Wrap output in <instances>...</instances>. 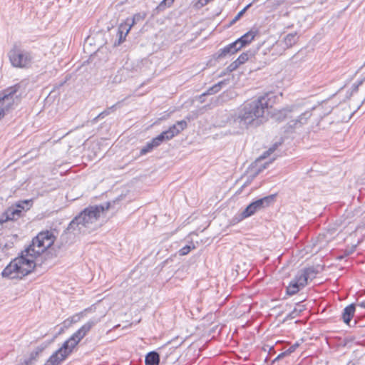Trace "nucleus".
<instances>
[{"label": "nucleus", "mask_w": 365, "mask_h": 365, "mask_svg": "<svg viewBox=\"0 0 365 365\" xmlns=\"http://www.w3.org/2000/svg\"><path fill=\"white\" fill-rule=\"evenodd\" d=\"M110 205L107 202L105 205L90 206L84 209L70 222L68 229L82 234L96 230L101 225L99 218L109 209Z\"/></svg>", "instance_id": "3"}, {"label": "nucleus", "mask_w": 365, "mask_h": 365, "mask_svg": "<svg viewBox=\"0 0 365 365\" xmlns=\"http://www.w3.org/2000/svg\"><path fill=\"white\" fill-rule=\"evenodd\" d=\"M284 354H285V353H282V354H280L277 356V359L282 357V356H284Z\"/></svg>", "instance_id": "36"}, {"label": "nucleus", "mask_w": 365, "mask_h": 365, "mask_svg": "<svg viewBox=\"0 0 365 365\" xmlns=\"http://www.w3.org/2000/svg\"><path fill=\"white\" fill-rule=\"evenodd\" d=\"M19 365H31V364H29L26 360L24 359V361L19 364Z\"/></svg>", "instance_id": "33"}, {"label": "nucleus", "mask_w": 365, "mask_h": 365, "mask_svg": "<svg viewBox=\"0 0 365 365\" xmlns=\"http://www.w3.org/2000/svg\"><path fill=\"white\" fill-rule=\"evenodd\" d=\"M24 205L29 206V201L25 200L22 202L16 205V207H11L8 208L1 216H0V225L4 224L6 222L10 220H14L21 217L22 210L25 208Z\"/></svg>", "instance_id": "9"}, {"label": "nucleus", "mask_w": 365, "mask_h": 365, "mask_svg": "<svg viewBox=\"0 0 365 365\" xmlns=\"http://www.w3.org/2000/svg\"><path fill=\"white\" fill-rule=\"evenodd\" d=\"M145 365H158L160 362V357L157 352H149L145 359Z\"/></svg>", "instance_id": "17"}, {"label": "nucleus", "mask_w": 365, "mask_h": 365, "mask_svg": "<svg viewBox=\"0 0 365 365\" xmlns=\"http://www.w3.org/2000/svg\"><path fill=\"white\" fill-rule=\"evenodd\" d=\"M247 218V216H245V214H244V210L240 212V213H238L237 215H235L230 220V224L231 225H236L239 222H240L241 221H242L243 220Z\"/></svg>", "instance_id": "22"}, {"label": "nucleus", "mask_w": 365, "mask_h": 365, "mask_svg": "<svg viewBox=\"0 0 365 365\" xmlns=\"http://www.w3.org/2000/svg\"><path fill=\"white\" fill-rule=\"evenodd\" d=\"M355 312V307L350 304L346 307L342 313V319L344 323L349 324Z\"/></svg>", "instance_id": "14"}, {"label": "nucleus", "mask_w": 365, "mask_h": 365, "mask_svg": "<svg viewBox=\"0 0 365 365\" xmlns=\"http://www.w3.org/2000/svg\"><path fill=\"white\" fill-rule=\"evenodd\" d=\"M298 346H299L298 344H295L292 345V346H290L288 349L287 352L289 354L294 352Z\"/></svg>", "instance_id": "32"}, {"label": "nucleus", "mask_w": 365, "mask_h": 365, "mask_svg": "<svg viewBox=\"0 0 365 365\" xmlns=\"http://www.w3.org/2000/svg\"><path fill=\"white\" fill-rule=\"evenodd\" d=\"M311 270L309 269H302L297 274L294 279L303 288L307 284V279Z\"/></svg>", "instance_id": "12"}, {"label": "nucleus", "mask_w": 365, "mask_h": 365, "mask_svg": "<svg viewBox=\"0 0 365 365\" xmlns=\"http://www.w3.org/2000/svg\"><path fill=\"white\" fill-rule=\"evenodd\" d=\"M267 96H261L257 99L245 103L232 115L233 121L241 128H247L250 125L258 124L268 109Z\"/></svg>", "instance_id": "2"}, {"label": "nucleus", "mask_w": 365, "mask_h": 365, "mask_svg": "<svg viewBox=\"0 0 365 365\" xmlns=\"http://www.w3.org/2000/svg\"><path fill=\"white\" fill-rule=\"evenodd\" d=\"M187 125V122L185 120H180L162 133L165 137L166 140H169L185 129Z\"/></svg>", "instance_id": "10"}, {"label": "nucleus", "mask_w": 365, "mask_h": 365, "mask_svg": "<svg viewBox=\"0 0 365 365\" xmlns=\"http://www.w3.org/2000/svg\"><path fill=\"white\" fill-rule=\"evenodd\" d=\"M56 238L51 230L39 232L31 244L3 269L2 277L21 279L31 273L36 266L35 259L53 245Z\"/></svg>", "instance_id": "1"}, {"label": "nucleus", "mask_w": 365, "mask_h": 365, "mask_svg": "<svg viewBox=\"0 0 365 365\" xmlns=\"http://www.w3.org/2000/svg\"><path fill=\"white\" fill-rule=\"evenodd\" d=\"M294 108V107H291L290 108H287V109L284 110V111H292Z\"/></svg>", "instance_id": "35"}, {"label": "nucleus", "mask_w": 365, "mask_h": 365, "mask_svg": "<svg viewBox=\"0 0 365 365\" xmlns=\"http://www.w3.org/2000/svg\"><path fill=\"white\" fill-rule=\"evenodd\" d=\"M357 88H358V86H354V90L356 91Z\"/></svg>", "instance_id": "37"}, {"label": "nucleus", "mask_w": 365, "mask_h": 365, "mask_svg": "<svg viewBox=\"0 0 365 365\" xmlns=\"http://www.w3.org/2000/svg\"><path fill=\"white\" fill-rule=\"evenodd\" d=\"M248 59L249 54L247 53H242L236 60L242 65L245 63Z\"/></svg>", "instance_id": "29"}, {"label": "nucleus", "mask_w": 365, "mask_h": 365, "mask_svg": "<svg viewBox=\"0 0 365 365\" xmlns=\"http://www.w3.org/2000/svg\"><path fill=\"white\" fill-rule=\"evenodd\" d=\"M45 349V346L40 345L36 347L29 354V357L26 359L29 364H32L34 361H35L39 355L43 352V351Z\"/></svg>", "instance_id": "16"}, {"label": "nucleus", "mask_w": 365, "mask_h": 365, "mask_svg": "<svg viewBox=\"0 0 365 365\" xmlns=\"http://www.w3.org/2000/svg\"><path fill=\"white\" fill-rule=\"evenodd\" d=\"M274 200V195L267 196L251 202L244 210V214L247 217L252 216L258 211L268 207Z\"/></svg>", "instance_id": "8"}, {"label": "nucleus", "mask_w": 365, "mask_h": 365, "mask_svg": "<svg viewBox=\"0 0 365 365\" xmlns=\"http://www.w3.org/2000/svg\"><path fill=\"white\" fill-rule=\"evenodd\" d=\"M20 87V84H16L4 90L0 94V120L19 101L21 94H18V92Z\"/></svg>", "instance_id": "5"}, {"label": "nucleus", "mask_w": 365, "mask_h": 365, "mask_svg": "<svg viewBox=\"0 0 365 365\" xmlns=\"http://www.w3.org/2000/svg\"><path fill=\"white\" fill-rule=\"evenodd\" d=\"M312 113L310 110H307L302 113L296 120L292 121V126L294 128L300 127L307 123L308 119L311 117Z\"/></svg>", "instance_id": "13"}, {"label": "nucleus", "mask_w": 365, "mask_h": 365, "mask_svg": "<svg viewBox=\"0 0 365 365\" xmlns=\"http://www.w3.org/2000/svg\"><path fill=\"white\" fill-rule=\"evenodd\" d=\"M128 24L129 22L125 21L119 25L118 29V36L119 38L118 44H120L125 40L126 36L130 31L132 26Z\"/></svg>", "instance_id": "11"}, {"label": "nucleus", "mask_w": 365, "mask_h": 365, "mask_svg": "<svg viewBox=\"0 0 365 365\" xmlns=\"http://www.w3.org/2000/svg\"><path fill=\"white\" fill-rule=\"evenodd\" d=\"M8 55L11 64L15 68H29L32 63L33 56L31 53L18 47L13 48Z\"/></svg>", "instance_id": "6"}, {"label": "nucleus", "mask_w": 365, "mask_h": 365, "mask_svg": "<svg viewBox=\"0 0 365 365\" xmlns=\"http://www.w3.org/2000/svg\"><path fill=\"white\" fill-rule=\"evenodd\" d=\"M98 322L96 320H89L78 329L62 346L53 353L47 361L51 365H58L72 351L73 349L88 333L91 328Z\"/></svg>", "instance_id": "4"}, {"label": "nucleus", "mask_w": 365, "mask_h": 365, "mask_svg": "<svg viewBox=\"0 0 365 365\" xmlns=\"http://www.w3.org/2000/svg\"><path fill=\"white\" fill-rule=\"evenodd\" d=\"M298 38L299 36L297 32L290 33L285 36L283 42L285 44L286 48H289L297 43Z\"/></svg>", "instance_id": "18"}, {"label": "nucleus", "mask_w": 365, "mask_h": 365, "mask_svg": "<svg viewBox=\"0 0 365 365\" xmlns=\"http://www.w3.org/2000/svg\"><path fill=\"white\" fill-rule=\"evenodd\" d=\"M90 310H91V308L86 309L83 311L71 317L64 322L65 324L71 325L72 324L78 322L83 317L86 315V313Z\"/></svg>", "instance_id": "15"}, {"label": "nucleus", "mask_w": 365, "mask_h": 365, "mask_svg": "<svg viewBox=\"0 0 365 365\" xmlns=\"http://www.w3.org/2000/svg\"><path fill=\"white\" fill-rule=\"evenodd\" d=\"M251 6V4H249L248 5H247L242 10H241L236 16L235 17L232 19V21H231V24H235V22H237L241 17L242 16L245 14V12L247 10V9Z\"/></svg>", "instance_id": "26"}, {"label": "nucleus", "mask_w": 365, "mask_h": 365, "mask_svg": "<svg viewBox=\"0 0 365 365\" xmlns=\"http://www.w3.org/2000/svg\"><path fill=\"white\" fill-rule=\"evenodd\" d=\"M256 32L250 31L239 38L235 42L230 43L220 50V56H225L228 53H235L240 49L250 43L255 38Z\"/></svg>", "instance_id": "7"}, {"label": "nucleus", "mask_w": 365, "mask_h": 365, "mask_svg": "<svg viewBox=\"0 0 365 365\" xmlns=\"http://www.w3.org/2000/svg\"><path fill=\"white\" fill-rule=\"evenodd\" d=\"M301 289L302 287H299L297 282H296L295 280L293 279L290 282L289 286L287 287V293L289 295H293L297 293Z\"/></svg>", "instance_id": "19"}, {"label": "nucleus", "mask_w": 365, "mask_h": 365, "mask_svg": "<svg viewBox=\"0 0 365 365\" xmlns=\"http://www.w3.org/2000/svg\"><path fill=\"white\" fill-rule=\"evenodd\" d=\"M241 64L237 60L231 63L227 68L229 72L236 70Z\"/></svg>", "instance_id": "30"}, {"label": "nucleus", "mask_w": 365, "mask_h": 365, "mask_svg": "<svg viewBox=\"0 0 365 365\" xmlns=\"http://www.w3.org/2000/svg\"><path fill=\"white\" fill-rule=\"evenodd\" d=\"M164 140H166L165 139V137L164 136V135L163 134V133H161L160 135H158L157 137L154 138L153 139H152V140L150 141V143H152L153 145V147L154 148L158 147L160 145H161V143L164 141Z\"/></svg>", "instance_id": "21"}, {"label": "nucleus", "mask_w": 365, "mask_h": 365, "mask_svg": "<svg viewBox=\"0 0 365 365\" xmlns=\"http://www.w3.org/2000/svg\"><path fill=\"white\" fill-rule=\"evenodd\" d=\"M44 365H51L49 363L46 362Z\"/></svg>", "instance_id": "38"}, {"label": "nucleus", "mask_w": 365, "mask_h": 365, "mask_svg": "<svg viewBox=\"0 0 365 365\" xmlns=\"http://www.w3.org/2000/svg\"><path fill=\"white\" fill-rule=\"evenodd\" d=\"M175 0H163L159 6H158V8L160 9H165V7H170L171 6V5L173 4V3L174 2Z\"/></svg>", "instance_id": "28"}, {"label": "nucleus", "mask_w": 365, "mask_h": 365, "mask_svg": "<svg viewBox=\"0 0 365 365\" xmlns=\"http://www.w3.org/2000/svg\"><path fill=\"white\" fill-rule=\"evenodd\" d=\"M153 149H154V148L153 147V145L150 141V142H148L146 143V145L141 148L140 153L142 155H145L148 153L151 152Z\"/></svg>", "instance_id": "25"}, {"label": "nucleus", "mask_w": 365, "mask_h": 365, "mask_svg": "<svg viewBox=\"0 0 365 365\" xmlns=\"http://www.w3.org/2000/svg\"><path fill=\"white\" fill-rule=\"evenodd\" d=\"M194 248H195V246L193 245H186V246L182 247L179 250V254L181 256L186 255H187L191 251L192 249H194Z\"/></svg>", "instance_id": "27"}, {"label": "nucleus", "mask_w": 365, "mask_h": 365, "mask_svg": "<svg viewBox=\"0 0 365 365\" xmlns=\"http://www.w3.org/2000/svg\"><path fill=\"white\" fill-rule=\"evenodd\" d=\"M143 19L144 16H142L140 14H136L133 16L132 19L128 18L125 21L126 22H129L128 24H130L133 27L136 24L137 21L143 20Z\"/></svg>", "instance_id": "24"}, {"label": "nucleus", "mask_w": 365, "mask_h": 365, "mask_svg": "<svg viewBox=\"0 0 365 365\" xmlns=\"http://www.w3.org/2000/svg\"><path fill=\"white\" fill-rule=\"evenodd\" d=\"M115 107V106H111L110 108H108L107 110L101 112L98 116V118H103L105 116L109 115L113 110V108Z\"/></svg>", "instance_id": "31"}, {"label": "nucleus", "mask_w": 365, "mask_h": 365, "mask_svg": "<svg viewBox=\"0 0 365 365\" xmlns=\"http://www.w3.org/2000/svg\"><path fill=\"white\" fill-rule=\"evenodd\" d=\"M225 84V81H222L216 84H215L214 86H212V87H210L206 93H204L202 96H204L205 95H212V94H215L217 92L220 91V90L222 88V86Z\"/></svg>", "instance_id": "20"}, {"label": "nucleus", "mask_w": 365, "mask_h": 365, "mask_svg": "<svg viewBox=\"0 0 365 365\" xmlns=\"http://www.w3.org/2000/svg\"><path fill=\"white\" fill-rule=\"evenodd\" d=\"M361 307L362 308H364L365 309V301L364 302H360V304H359Z\"/></svg>", "instance_id": "34"}, {"label": "nucleus", "mask_w": 365, "mask_h": 365, "mask_svg": "<svg viewBox=\"0 0 365 365\" xmlns=\"http://www.w3.org/2000/svg\"><path fill=\"white\" fill-rule=\"evenodd\" d=\"M247 218V216H245V214H244V210L240 212V213H238L237 215H235L230 220V224L231 225H236L239 222H240L241 221H242L243 220Z\"/></svg>", "instance_id": "23"}]
</instances>
